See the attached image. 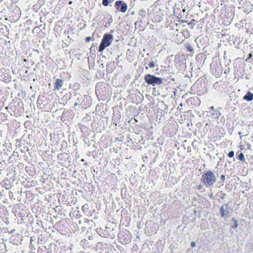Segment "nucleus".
I'll list each match as a JSON object with an SVG mask.
<instances>
[{"mask_svg":"<svg viewBox=\"0 0 253 253\" xmlns=\"http://www.w3.org/2000/svg\"><path fill=\"white\" fill-rule=\"evenodd\" d=\"M210 108L212 110V111L214 110V107H213V106H211V107H210Z\"/></svg>","mask_w":253,"mask_h":253,"instance_id":"nucleus-25","label":"nucleus"},{"mask_svg":"<svg viewBox=\"0 0 253 253\" xmlns=\"http://www.w3.org/2000/svg\"><path fill=\"white\" fill-rule=\"evenodd\" d=\"M220 178H221V180H222V181L223 182L225 180V175H222L220 177Z\"/></svg>","mask_w":253,"mask_h":253,"instance_id":"nucleus-19","label":"nucleus"},{"mask_svg":"<svg viewBox=\"0 0 253 253\" xmlns=\"http://www.w3.org/2000/svg\"><path fill=\"white\" fill-rule=\"evenodd\" d=\"M63 84V80L61 79H57L55 83V88L57 90H59L62 86Z\"/></svg>","mask_w":253,"mask_h":253,"instance_id":"nucleus-6","label":"nucleus"},{"mask_svg":"<svg viewBox=\"0 0 253 253\" xmlns=\"http://www.w3.org/2000/svg\"><path fill=\"white\" fill-rule=\"evenodd\" d=\"M251 0H246L245 2V3H249L250 5H248L247 6L248 8L247 9V11L248 12H251L253 10V4L251 2Z\"/></svg>","mask_w":253,"mask_h":253,"instance_id":"nucleus-8","label":"nucleus"},{"mask_svg":"<svg viewBox=\"0 0 253 253\" xmlns=\"http://www.w3.org/2000/svg\"><path fill=\"white\" fill-rule=\"evenodd\" d=\"M122 0H118V1H116V2H115V6L116 7V9L118 11L120 10V9H119L120 8V6L122 4Z\"/></svg>","mask_w":253,"mask_h":253,"instance_id":"nucleus-13","label":"nucleus"},{"mask_svg":"<svg viewBox=\"0 0 253 253\" xmlns=\"http://www.w3.org/2000/svg\"><path fill=\"white\" fill-rule=\"evenodd\" d=\"M187 48L190 51L193 50V49L192 48V47L190 45H188V46L187 47Z\"/></svg>","mask_w":253,"mask_h":253,"instance_id":"nucleus-21","label":"nucleus"},{"mask_svg":"<svg viewBox=\"0 0 253 253\" xmlns=\"http://www.w3.org/2000/svg\"><path fill=\"white\" fill-rule=\"evenodd\" d=\"M149 66L150 68H153L155 67L156 65L154 61H151L149 64Z\"/></svg>","mask_w":253,"mask_h":253,"instance_id":"nucleus-16","label":"nucleus"},{"mask_svg":"<svg viewBox=\"0 0 253 253\" xmlns=\"http://www.w3.org/2000/svg\"><path fill=\"white\" fill-rule=\"evenodd\" d=\"M127 9V5L126 3L125 2H122V4L121 5V7L120 10L123 13H125L126 12Z\"/></svg>","mask_w":253,"mask_h":253,"instance_id":"nucleus-10","label":"nucleus"},{"mask_svg":"<svg viewBox=\"0 0 253 253\" xmlns=\"http://www.w3.org/2000/svg\"><path fill=\"white\" fill-rule=\"evenodd\" d=\"M113 36L110 34H105L102 38L101 42L99 46V52H102L106 47L111 45L113 42Z\"/></svg>","mask_w":253,"mask_h":253,"instance_id":"nucleus-2","label":"nucleus"},{"mask_svg":"<svg viewBox=\"0 0 253 253\" xmlns=\"http://www.w3.org/2000/svg\"><path fill=\"white\" fill-rule=\"evenodd\" d=\"M238 159L242 161H245L244 155L242 153H241L239 154V155L238 156Z\"/></svg>","mask_w":253,"mask_h":253,"instance_id":"nucleus-14","label":"nucleus"},{"mask_svg":"<svg viewBox=\"0 0 253 253\" xmlns=\"http://www.w3.org/2000/svg\"><path fill=\"white\" fill-rule=\"evenodd\" d=\"M225 194H223L221 197L220 198L221 199H223L224 197H225Z\"/></svg>","mask_w":253,"mask_h":253,"instance_id":"nucleus-23","label":"nucleus"},{"mask_svg":"<svg viewBox=\"0 0 253 253\" xmlns=\"http://www.w3.org/2000/svg\"><path fill=\"white\" fill-rule=\"evenodd\" d=\"M201 181L206 187H211L216 182V177L212 171L209 170L202 175Z\"/></svg>","mask_w":253,"mask_h":253,"instance_id":"nucleus-1","label":"nucleus"},{"mask_svg":"<svg viewBox=\"0 0 253 253\" xmlns=\"http://www.w3.org/2000/svg\"><path fill=\"white\" fill-rule=\"evenodd\" d=\"M210 112L213 118L217 119L219 118V114L217 112V111L213 110L212 111H211Z\"/></svg>","mask_w":253,"mask_h":253,"instance_id":"nucleus-9","label":"nucleus"},{"mask_svg":"<svg viewBox=\"0 0 253 253\" xmlns=\"http://www.w3.org/2000/svg\"><path fill=\"white\" fill-rule=\"evenodd\" d=\"M5 245L3 241H0V253H4L5 251Z\"/></svg>","mask_w":253,"mask_h":253,"instance_id":"nucleus-11","label":"nucleus"},{"mask_svg":"<svg viewBox=\"0 0 253 253\" xmlns=\"http://www.w3.org/2000/svg\"><path fill=\"white\" fill-rule=\"evenodd\" d=\"M215 84H213V86H214V87L216 86Z\"/></svg>","mask_w":253,"mask_h":253,"instance_id":"nucleus-29","label":"nucleus"},{"mask_svg":"<svg viewBox=\"0 0 253 253\" xmlns=\"http://www.w3.org/2000/svg\"><path fill=\"white\" fill-rule=\"evenodd\" d=\"M91 40V37H86V41L88 42L90 41Z\"/></svg>","mask_w":253,"mask_h":253,"instance_id":"nucleus-22","label":"nucleus"},{"mask_svg":"<svg viewBox=\"0 0 253 253\" xmlns=\"http://www.w3.org/2000/svg\"><path fill=\"white\" fill-rule=\"evenodd\" d=\"M144 80L146 83L153 86L160 85L163 83L162 78L157 77L151 74L146 75L144 77Z\"/></svg>","mask_w":253,"mask_h":253,"instance_id":"nucleus-3","label":"nucleus"},{"mask_svg":"<svg viewBox=\"0 0 253 253\" xmlns=\"http://www.w3.org/2000/svg\"><path fill=\"white\" fill-rule=\"evenodd\" d=\"M243 98L249 101H252L253 99V94L250 92H248Z\"/></svg>","mask_w":253,"mask_h":253,"instance_id":"nucleus-7","label":"nucleus"},{"mask_svg":"<svg viewBox=\"0 0 253 253\" xmlns=\"http://www.w3.org/2000/svg\"><path fill=\"white\" fill-rule=\"evenodd\" d=\"M139 15L141 16L142 18L146 16V12L144 9H140L138 11Z\"/></svg>","mask_w":253,"mask_h":253,"instance_id":"nucleus-12","label":"nucleus"},{"mask_svg":"<svg viewBox=\"0 0 253 253\" xmlns=\"http://www.w3.org/2000/svg\"><path fill=\"white\" fill-rule=\"evenodd\" d=\"M190 245L193 248L195 247V246H196L195 242H191V244H190Z\"/></svg>","mask_w":253,"mask_h":253,"instance_id":"nucleus-20","label":"nucleus"},{"mask_svg":"<svg viewBox=\"0 0 253 253\" xmlns=\"http://www.w3.org/2000/svg\"><path fill=\"white\" fill-rule=\"evenodd\" d=\"M201 186H200L199 188H198V189H200V188H201Z\"/></svg>","mask_w":253,"mask_h":253,"instance_id":"nucleus-33","label":"nucleus"},{"mask_svg":"<svg viewBox=\"0 0 253 253\" xmlns=\"http://www.w3.org/2000/svg\"><path fill=\"white\" fill-rule=\"evenodd\" d=\"M215 84H213V86H214V87L216 86Z\"/></svg>","mask_w":253,"mask_h":253,"instance_id":"nucleus-30","label":"nucleus"},{"mask_svg":"<svg viewBox=\"0 0 253 253\" xmlns=\"http://www.w3.org/2000/svg\"><path fill=\"white\" fill-rule=\"evenodd\" d=\"M145 69H146V70H147V69H148V67H145Z\"/></svg>","mask_w":253,"mask_h":253,"instance_id":"nucleus-28","label":"nucleus"},{"mask_svg":"<svg viewBox=\"0 0 253 253\" xmlns=\"http://www.w3.org/2000/svg\"><path fill=\"white\" fill-rule=\"evenodd\" d=\"M144 60H145V61H148V59H147L146 58H145V59H144Z\"/></svg>","mask_w":253,"mask_h":253,"instance_id":"nucleus-27","label":"nucleus"},{"mask_svg":"<svg viewBox=\"0 0 253 253\" xmlns=\"http://www.w3.org/2000/svg\"><path fill=\"white\" fill-rule=\"evenodd\" d=\"M232 220L235 221V224L234 225L232 226V228L234 229H236V228H237L238 226L237 221L234 218H233Z\"/></svg>","mask_w":253,"mask_h":253,"instance_id":"nucleus-15","label":"nucleus"},{"mask_svg":"<svg viewBox=\"0 0 253 253\" xmlns=\"http://www.w3.org/2000/svg\"><path fill=\"white\" fill-rule=\"evenodd\" d=\"M201 186H200L199 188H198V189H200V188H201Z\"/></svg>","mask_w":253,"mask_h":253,"instance_id":"nucleus-31","label":"nucleus"},{"mask_svg":"<svg viewBox=\"0 0 253 253\" xmlns=\"http://www.w3.org/2000/svg\"><path fill=\"white\" fill-rule=\"evenodd\" d=\"M144 60H145V61H148V59H147L146 58H145V59H144Z\"/></svg>","mask_w":253,"mask_h":253,"instance_id":"nucleus-26","label":"nucleus"},{"mask_svg":"<svg viewBox=\"0 0 253 253\" xmlns=\"http://www.w3.org/2000/svg\"><path fill=\"white\" fill-rule=\"evenodd\" d=\"M120 242L124 244H126L130 242L131 238L129 232L127 230H123L118 235Z\"/></svg>","mask_w":253,"mask_h":253,"instance_id":"nucleus-4","label":"nucleus"},{"mask_svg":"<svg viewBox=\"0 0 253 253\" xmlns=\"http://www.w3.org/2000/svg\"><path fill=\"white\" fill-rule=\"evenodd\" d=\"M238 134H239L240 135H241V134H242V132H241V131H239V132H238ZM240 137H241V138H242V136H240Z\"/></svg>","mask_w":253,"mask_h":253,"instance_id":"nucleus-24","label":"nucleus"},{"mask_svg":"<svg viewBox=\"0 0 253 253\" xmlns=\"http://www.w3.org/2000/svg\"><path fill=\"white\" fill-rule=\"evenodd\" d=\"M234 155V152L233 151L229 152L228 153V156L230 158H232Z\"/></svg>","mask_w":253,"mask_h":253,"instance_id":"nucleus-18","label":"nucleus"},{"mask_svg":"<svg viewBox=\"0 0 253 253\" xmlns=\"http://www.w3.org/2000/svg\"><path fill=\"white\" fill-rule=\"evenodd\" d=\"M201 186H200L199 188H198V189H200V188H201Z\"/></svg>","mask_w":253,"mask_h":253,"instance_id":"nucleus-32","label":"nucleus"},{"mask_svg":"<svg viewBox=\"0 0 253 253\" xmlns=\"http://www.w3.org/2000/svg\"><path fill=\"white\" fill-rule=\"evenodd\" d=\"M102 4L104 6H107L109 4V0H103Z\"/></svg>","mask_w":253,"mask_h":253,"instance_id":"nucleus-17","label":"nucleus"},{"mask_svg":"<svg viewBox=\"0 0 253 253\" xmlns=\"http://www.w3.org/2000/svg\"><path fill=\"white\" fill-rule=\"evenodd\" d=\"M232 209L229 207V204H225L220 209V212L222 217L227 218L229 217V214Z\"/></svg>","mask_w":253,"mask_h":253,"instance_id":"nucleus-5","label":"nucleus"}]
</instances>
